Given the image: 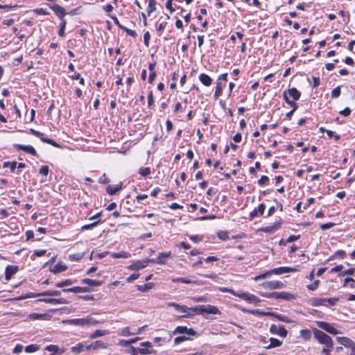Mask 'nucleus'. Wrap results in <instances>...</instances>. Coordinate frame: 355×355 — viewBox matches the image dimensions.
Here are the masks:
<instances>
[{
  "mask_svg": "<svg viewBox=\"0 0 355 355\" xmlns=\"http://www.w3.org/2000/svg\"><path fill=\"white\" fill-rule=\"evenodd\" d=\"M295 269L293 268L289 267H279L277 268H274L272 270H268L264 273H262L259 275H257L254 277V279L255 281H259L263 279H268L270 278L272 275H282L283 273L289 272H293Z\"/></svg>",
  "mask_w": 355,
  "mask_h": 355,
  "instance_id": "nucleus-1",
  "label": "nucleus"
},
{
  "mask_svg": "<svg viewBox=\"0 0 355 355\" xmlns=\"http://www.w3.org/2000/svg\"><path fill=\"white\" fill-rule=\"evenodd\" d=\"M313 335H314V337L318 340V341L320 343L326 345L327 347H333L332 339L331 338V337L329 336H328L323 331L318 330L317 329H315L313 330Z\"/></svg>",
  "mask_w": 355,
  "mask_h": 355,
  "instance_id": "nucleus-2",
  "label": "nucleus"
},
{
  "mask_svg": "<svg viewBox=\"0 0 355 355\" xmlns=\"http://www.w3.org/2000/svg\"><path fill=\"white\" fill-rule=\"evenodd\" d=\"M261 296L268 298L282 299L287 301H292L295 299V296L287 292H272L262 293Z\"/></svg>",
  "mask_w": 355,
  "mask_h": 355,
  "instance_id": "nucleus-3",
  "label": "nucleus"
},
{
  "mask_svg": "<svg viewBox=\"0 0 355 355\" xmlns=\"http://www.w3.org/2000/svg\"><path fill=\"white\" fill-rule=\"evenodd\" d=\"M155 260L153 259H146L144 260H139L134 261L128 268L131 270H138L146 267L148 263H155Z\"/></svg>",
  "mask_w": 355,
  "mask_h": 355,
  "instance_id": "nucleus-4",
  "label": "nucleus"
},
{
  "mask_svg": "<svg viewBox=\"0 0 355 355\" xmlns=\"http://www.w3.org/2000/svg\"><path fill=\"white\" fill-rule=\"evenodd\" d=\"M168 306H173L176 310L179 311L180 312L182 313L183 315L181 317H190L191 314L189 313L190 309L187 307L185 305H180L179 304L175 303V302H168L167 304Z\"/></svg>",
  "mask_w": 355,
  "mask_h": 355,
  "instance_id": "nucleus-5",
  "label": "nucleus"
},
{
  "mask_svg": "<svg viewBox=\"0 0 355 355\" xmlns=\"http://www.w3.org/2000/svg\"><path fill=\"white\" fill-rule=\"evenodd\" d=\"M236 296L243 299V300L248 302L250 303H253L254 304H257L259 302H260V300L256 297L255 295L247 293H236Z\"/></svg>",
  "mask_w": 355,
  "mask_h": 355,
  "instance_id": "nucleus-6",
  "label": "nucleus"
},
{
  "mask_svg": "<svg viewBox=\"0 0 355 355\" xmlns=\"http://www.w3.org/2000/svg\"><path fill=\"white\" fill-rule=\"evenodd\" d=\"M270 333L279 335L281 337L285 338L287 335V330L284 326L272 324L270 328Z\"/></svg>",
  "mask_w": 355,
  "mask_h": 355,
  "instance_id": "nucleus-7",
  "label": "nucleus"
},
{
  "mask_svg": "<svg viewBox=\"0 0 355 355\" xmlns=\"http://www.w3.org/2000/svg\"><path fill=\"white\" fill-rule=\"evenodd\" d=\"M262 286L266 289L273 290L282 288L284 287V284L280 281H270L263 283Z\"/></svg>",
  "mask_w": 355,
  "mask_h": 355,
  "instance_id": "nucleus-8",
  "label": "nucleus"
},
{
  "mask_svg": "<svg viewBox=\"0 0 355 355\" xmlns=\"http://www.w3.org/2000/svg\"><path fill=\"white\" fill-rule=\"evenodd\" d=\"M317 324L320 328L325 330L326 331L331 334L336 335L339 334L338 331L328 322L320 321L317 322Z\"/></svg>",
  "mask_w": 355,
  "mask_h": 355,
  "instance_id": "nucleus-9",
  "label": "nucleus"
},
{
  "mask_svg": "<svg viewBox=\"0 0 355 355\" xmlns=\"http://www.w3.org/2000/svg\"><path fill=\"white\" fill-rule=\"evenodd\" d=\"M62 323L76 326H86V318H76L63 320Z\"/></svg>",
  "mask_w": 355,
  "mask_h": 355,
  "instance_id": "nucleus-10",
  "label": "nucleus"
},
{
  "mask_svg": "<svg viewBox=\"0 0 355 355\" xmlns=\"http://www.w3.org/2000/svg\"><path fill=\"white\" fill-rule=\"evenodd\" d=\"M174 334H186L187 335L194 336L196 331L193 329H188L187 327L179 326L175 329Z\"/></svg>",
  "mask_w": 355,
  "mask_h": 355,
  "instance_id": "nucleus-11",
  "label": "nucleus"
},
{
  "mask_svg": "<svg viewBox=\"0 0 355 355\" xmlns=\"http://www.w3.org/2000/svg\"><path fill=\"white\" fill-rule=\"evenodd\" d=\"M39 300L41 301V302H46V303L54 304H67L68 303V301L67 300L64 299V298H58V299H56V298H43V299H40Z\"/></svg>",
  "mask_w": 355,
  "mask_h": 355,
  "instance_id": "nucleus-12",
  "label": "nucleus"
},
{
  "mask_svg": "<svg viewBox=\"0 0 355 355\" xmlns=\"http://www.w3.org/2000/svg\"><path fill=\"white\" fill-rule=\"evenodd\" d=\"M338 342L345 347L349 348L353 344L354 341L347 337H337Z\"/></svg>",
  "mask_w": 355,
  "mask_h": 355,
  "instance_id": "nucleus-13",
  "label": "nucleus"
},
{
  "mask_svg": "<svg viewBox=\"0 0 355 355\" xmlns=\"http://www.w3.org/2000/svg\"><path fill=\"white\" fill-rule=\"evenodd\" d=\"M144 327H145V326L140 327L137 329V331H133V332H131L130 331V327H125L121 330L120 335L122 336H131V335H136V334H139Z\"/></svg>",
  "mask_w": 355,
  "mask_h": 355,
  "instance_id": "nucleus-14",
  "label": "nucleus"
},
{
  "mask_svg": "<svg viewBox=\"0 0 355 355\" xmlns=\"http://www.w3.org/2000/svg\"><path fill=\"white\" fill-rule=\"evenodd\" d=\"M171 252L160 253L159 254L157 260H155V263H157L159 264H164V263H166V259L171 257Z\"/></svg>",
  "mask_w": 355,
  "mask_h": 355,
  "instance_id": "nucleus-15",
  "label": "nucleus"
},
{
  "mask_svg": "<svg viewBox=\"0 0 355 355\" xmlns=\"http://www.w3.org/2000/svg\"><path fill=\"white\" fill-rule=\"evenodd\" d=\"M62 292H72V293H84V292H88L89 289L86 287H80V286H76L73 288H64L62 291Z\"/></svg>",
  "mask_w": 355,
  "mask_h": 355,
  "instance_id": "nucleus-16",
  "label": "nucleus"
},
{
  "mask_svg": "<svg viewBox=\"0 0 355 355\" xmlns=\"http://www.w3.org/2000/svg\"><path fill=\"white\" fill-rule=\"evenodd\" d=\"M52 9L56 13V15L60 17L62 21L64 20L63 17L66 13L65 10L62 7L56 4L52 7Z\"/></svg>",
  "mask_w": 355,
  "mask_h": 355,
  "instance_id": "nucleus-17",
  "label": "nucleus"
},
{
  "mask_svg": "<svg viewBox=\"0 0 355 355\" xmlns=\"http://www.w3.org/2000/svg\"><path fill=\"white\" fill-rule=\"evenodd\" d=\"M286 92L287 94L294 101L298 100L300 97V92L296 88L289 89Z\"/></svg>",
  "mask_w": 355,
  "mask_h": 355,
  "instance_id": "nucleus-18",
  "label": "nucleus"
},
{
  "mask_svg": "<svg viewBox=\"0 0 355 355\" xmlns=\"http://www.w3.org/2000/svg\"><path fill=\"white\" fill-rule=\"evenodd\" d=\"M205 313L209 314H220V311L216 306L210 304L205 306Z\"/></svg>",
  "mask_w": 355,
  "mask_h": 355,
  "instance_id": "nucleus-19",
  "label": "nucleus"
},
{
  "mask_svg": "<svg viewBox=\"0 0 355 355\" xmlns=\"http://www.w3.org/2000/svg\"><path fill=\"white\" fill-rule=\"evenodd\" d=\"M199 80L205 86H209L212 83V79L205 73H201Z\"/></svg>",
  "mask_w": 355,
  "mask_h": 355,
  "instance_id": "nucleus-20",
  "label": "nucleus"
},
{
  "mask_svg": "<svg viewBox=\"0 0 355 355\" xmlns=\"http://www.w3.org/2000/svg\"><path fill=\"white\" fill-rule=\"evenodd\" d=\"M17 267L8 266L6 269V279L9 280L11 277L17 272Z\"/></svg>",
  "mask_w": 355,
  "mask_h": 355,
  "instance_id": "nucleus-21",
  "label": "nucleus"
},
{
  "mask_svg": "<svg viewBox=\"0 0 355 355\" xmlns=\"http://www.w3.org/2000/svg\"><path fill=\"white\" fill-rule=\"evenodd\" d=\"M110 254H111V257L114 259H119V258L127 259V258H130L131 257L130 253H129L128 252H124V251H122L120 252H112V253H110Z\"/></svg>",
  "mask_w": 355,
  "mask_h": 355,
  "instance_id": "nucleus-22",
  "label": "nucleus"
},
{
  "mask_svg": "<svg viewBox=\"0 0 355 355\" xmlns=\"http://www.w3.org/2000/svg\"><path fill=\"white\" fill-rule=\"evenodd\" d=\"M122 183L120 182L119 184L112 187V186H108L107 188V191L110 195H114L116 194L119 191H120L122 189Z\"/></svg>",
  "mask_w": 355,
  "mask_h": 355,
  "instance_id": "nucleus-23",
  "label": "nucleus"
},
{
  "mask_svg": "<svg viewBox=\"0 0 355 355\" xmlns=\"http://www.w3.org/2000/svg\"><path fill=\"white\" fill-rule=\"evenodd\" d=\"M18 148L26 153H28L33 155H37L36 150L32 146L18 145Z\"/></svg>",
  "mask_w": 355,
  "mask_h": 355,
  "instance_id": "nucleus-24",
  "label": "nucleus"
},
{
  "mask_svg": "<svg viewBox=\"0 0 355 355\" xmlns=\"http://www.w3.org/2000/svg\"><path fill=\"white\" fill-rule=\"evenodd\" d=\"M66 269L67 267L65 265L62 264V263H58L53 266V268L51 269V272L57 274L66 270Z\"/></svg>",
  "mask_w": 355,
  "mask_h": 355,
  "instance_id": "nucleus-25",
  "label": "nucleus"
},
{
  "mask_svg": "<svg viewBox=\"0 0 355 355\" xmlns=\"http://www.w3.org/2000/svg\"><path fill=\"white\" fill-rule=\"evenodd\" d=\"M108 334L109 332L107 330H96L89 336V338L94 339L98 337L107 335Z\"/></svg>",
  "mask_w": 355,
  "mask_h": 355,
  "instance_id": "nucleus-26",
  "label": "nucleus"
},
{
  "mask_svg": "<svg viewBox=\"0 0 355 355\" xmlns=\"http://www.w3.org/2000/svg\"><path fill=\"white\" fill-rule=\"evenodd\" d=\"M270 343L268 345L265 346L266 349H270L275 347H279L282 345V342L277 338H270Z\"/></svg>",
  "mask_w": 355,
  "mask_h": 355,
  "instance_id": "nucleus-27",
  "label": "nucleus"
},
{
  "mask_svg": "<svg viewBox=\"0 0 355 355\" xmlns=\"http://www.w3.org/2000/svg\"><path fill=\"white\" fill-rule=\"evenodd\" d=\"M92 344H93V346H92V347H93L94 350L98 349L99 348L105 349V348H107L109 346V345L107 343H103L100 340H97V341L93 343Z\"/></svg>",
  "mask_w": 355,
  "mask_h": 355,
  "instance_id": "nucleus-28",
  "label": "nucleus"
},
{
  "mask_svg": "<svg viewBox=\"0 0 355 355\" xmlns=\"http://www.w3.org/2000/svg\"><path fill=\"white\" fill-rule=\"evenodd\" d=\"M300 334L304 340H309L311 338V331L309 329H302Z\"/></svg>",
  "mask_w": 355,
  "mask_h": 355,
  "instance_id": "nucleus-29",
  "label": "nucleus"
},
{
  "mask_svg": "<svg viewBox=\"0 0 355 355\" xmlns=\"http://www.w3.org/2000/svg\"><path fill=\"white\" fill-rule=\"evenodd\" d=\"M82 282L87 284L91 286H100L102 284V282L100 281L94 280V279H87V278L83 279Z\"/></svg>",
  "mask_w": 355,
  "mask_h": 355,
  "instance_id": "nucleus-30",
  "label": "nucleus"
},
{
  "mask_svg": "<svg viewBox=\"0 0 355 355\" xmlns=\"http://www.w3.org/2000/svg\"><path fill=\"white\" fill-rule=\"evenodd\" d=\"M61 292L60 291H46L43 293L38 294V295L42 296H59L61 295Z\"/></svg>",
  "mask_w": 355,
  "mask_h": 355,
  "instance_id": "nucleus-31",
  "label": "nucleus"
},
{
  "mask_svg": "<svg viewBox=\"0 0 355 355\" xmlns=\"http://www.w3.org/2000/svg\"><path fill=\"white\" fill-rule=\"evenodd\" d=\"M155 5H156L155 0H148V6L147 8V12H148V15H150V14L152 12H153L156 10Z\"/></svg>",
  "mask_w": 355,
  "mask_h": 355,
  "instance_id": "nucleus-32",
  "label": "nucleus"
},
{
  "mask_svg": "<svg viewBox=\"0 0 355 355\" xmlns=\"http://www.w3.org/2000/svg\"><path fill=\"white\" fill-rule=\"evenodd\" d=\"M73 283V282L71 279H66L64 281L56 283L55 286L57 288H63L64 286L71 285Z\"/></svg>",
  "mask_w": 355,
  "mask_h": 355,
  "instance_id": "nucleus-33",
  "label": "nucleus"
},
{
  "mask_svg": "<svg viewBox=\"0 0 355 355\" xmlns=\"http://www.w3.org/2000/svg\"><path fill=\"white\" fill-rule=\"evenodd\" d=\"M172 282L175 283H184V284H191V283H196V282L192 281L189 279L179 277V278H173L172 279Z\"/></svg>",
  "mask_w": 355,
  "mask_h": 355,
  "instance_id": "nucleus-34",
  "label": "nucleus"
},
{
  "mask_svg": "<svg viewBox=\"0 0 355 355\" xmlns=\"http://www.w3.org/2000/svg\"><path fill=\"white\" fill-rule=\"evenodd\" d=\"M85 348V345L83 343H78L77 345L71 347V352L74 353H80L83 351Z\"/></svg>",
  "mask_w": 355,
  "mask_h": 355,
  "instance_id": "nucleus-35",
  "label": "nucleus"
},
{
  "mask_svg": "<svg viewBox=\"0 0 355 355\" xmlns=\"http://www.w3.org/2000/svg\"><path fill=\"white\" fill-rule=\"evenodd\" d=\"M190 311L195 312L197 314H202L205 313V305L196 306L195 307L189 308Z\"/></svg>",
  "mask_w": 355,
  "mask_h": 355,
  "instance_id": "nucleus-36",
  "label": "nucleus"
},
{
  "mask_svg": "<svg viewBox=\"0 0 355 355\" xmlns=\"http://www.w3.org/2000/svg\"><path fill=\"white\" fill-rule=\"evenodd\" d=\"M101 222V220H96L92 223H90V224H87V225H83L82 227H81V230H90V229H92L93 227H96V225H98L99 224V223Z\"/></svg>",
  "mask_w": 355,
  "mask_h": 355,
  "instance_id": "nucleus-37",
  "label": "nucleus"
},
{
  "mask_svg": "<svg viewBox=\"0 0 355 355\" xmlns=\"http://www.w3.org/2000/svg\"><path fill=\"white\" fill-rule=\"evenodd\" d=\"M101 323L99 321L93 319L91 316L86 318V326H92Z\"/></svg>",
  "mask_w": 355,
  "mask_h": 355,
  "instance_id": "nucleus-38",
  "label": "nucleus"
},
{
  "mask_svg": "<svg viewBox=\"0 0 355 355\" xmlns=\"http://www.w3.org/2000/svg\"><path fill=\"white\" fill-rule=\"evenodd\" d=\"M39 349V347L37 345H30L25 348V351L27 353H32L37 351Z\"/></svg>",
  "mask_w": 355,
  "mask_h": 355,
  "instance_id": "nucleus-39",
  "label": "nucleus"
},
{
  "mask_svg": "<svg viewBox=\"0 0 355 355\" xmlns=\"http://www.w3.org/2000/svg\"><path fill=\"white\" fill-rule=\"evenodd\" d=\"M222 94V86L220 82L217 83L214 96L217 99Z\"/></svg>",
  "mask_w": 355,
  "mask_h": 355,
  "instance_id": "nucleus-40",
  "label": "nucleus"
},
{
  "mask_svg": "<svg viewBox=\"0 0 355 355\" xmlns=\"http://www.w3.org/2000/svg\"><path fill=\"white\" fill-rule=\"evenodd\" d=\"M279 225H270V226H267L264 228H263V231H264L265 232H274L277 230L279 229Z\"/></svg>",
  "mask_w": 355,
  "mask_h": 355,
  "instance_id": "nucleus-41",
  "label": "nucleus"
},
{
  "mask_svg": "<svg viewBox=\"0 0 355 355\" xmlns=\"http://www.w3.org/2000/svg\"><path fill=\"white\" fill-rule=\"evenodd\" d=\"M152 286H153V284L149 283V284H146L143 286H138L137 288L140 291L145 292V291H147L148 290L152 288Z\"/></svg>",
  "mask_w": 355,
  "mask_h": 355,
  "instance_id": "nucleus-42",
  "label": "nucleus"
},
{
  "mask_svg": "<svg viewBox=\"0 0 355 355\" xmlns=\"http://www.w3.org/2000/svg\"><path fill=\"white\" fill-rule=\"evenodd\" d=\"M277 320L284 322H291V320L286 316L282 315H278L275 313V316Z\"/></svg>",
  "mask_w": 355,
  "mask_h": 355,
  "instance_id": "nucleus-43",
  "label": "nucleus"
},
{
  "mask_svg": "<svg viewBox=\"0 0 355 355\" xmlns=\"http://www.w3.org/2000/svg\"><path fill=\"white\" fill-rule=\"evenodd\" d=\"M289 97L290 96L287 94V92H284V98L286 100V103L288 104H289L290 105L293 106L294 107L296 108L295 103L293 101L289 100Z\"/></svg>",
  "mask_w": 355,
  "mask_h": 355,
  "instance_id": "nucleus-44",
  "label": "nucleus"
},
{
  "mask_svg": "<svg viewBox=\"0 0 355 355\" xmlns=\"http://www.w3.org/2000/svg\"><path fill=\"white\" fill-rule=\"evenodd\" d=\"M289 97L290 96L287 94V92H284V98L286 100V103L288 104H289L290 105L293 106L294 107L296 108L295 103L293 101L289 100Z\"/></svg>",
  "mask_w": 355,
  "mask_h": 355,
  "instance_id": "nucleus-45",
  "label": "nucleus"
},
{
  "mask_svg": "<svg viewBox=\"0 0 355 355\" xmlns=\"http://www.w3.org/2000/svg\"><path fill=\"white\" fill-rule=\"evenodd\" d=\"M289 97L290 96L287 94V92H284V98L286 100V103L288 104H289L290 105L293 106L294 107L296 108L295 103L293 101L289 100Z\"/></svg>",
  "mask_w": 355,
  "mask_h": 355,
  "instance_id": "nucleus-46",
  "label": "nucleus"
},
{
  "mask_svg": "<svg viewBox=\"0 0 355 355\" xmlns=\"http://www.w3.org/2000/svg\"><path fill=\"white\" fill-rule=\"evenodd\" d=\"M289 97L290 96L287 94V92H284V98L286 100V103L288 104H289L290 105L293 106L294 107L296 108L295 103L293 101L289 100Z\"/></svg>",
  "mask_w": 355,
  "mask_h": 355,
  "instance_id": "nucleus-47",
  "label": "nucleus"
},
{
  "mask_svg": "<svg viewBox=\"0 0 355 355\" xmlns=\"http://www.w3.org/2000/svg\"><path fill=\"white\" fill-rule=\"evenodd\" d=\"M139 173L141 175L146 177L150 173V169L148 167H147V168L142 167L139 169Z\"/></svg>",
  "mask_w": 355,
  "mask_h": 355,
  "instance_id": "nucleus-48",
  "label": "nucleus"
},
{
  "mask_svg": "<svg viewBox=\"0 0 355 355\" xmlns=\"http://www.w3.org/2000/svg\"><path fill=\"white\" fill-rule=\"evenodd\" d=\"M340 94V87H337L334 88L331 92L332 98H338Z\"/></svg>",
  "mask_w": 355,
  "mask_h": 355,
  "instance_id": "nucleus-49",
  "label": "nucleus"
},
{
  "mask_svg": "<svg viewBox=\"0 0 355 355\" xmlns=\"http://www.w3.org/2000/svg\"><path fill=\"white\" fill-rule=\"evenodd\" d=\"M132 355H137L138 352H139L141 354H146V349H137L135 347H132L131 349Z\"/></svg>",
  "mask_w": 355,
  "mask_h": 355,
  "instance_id": "nucleus-50",
  "label": "nucleus"
},
{
  "mask_svg": "<svg viewBox=\"0 0 355 355\" xmlns=\"http://www.w3.org/2000/svg\"><path fill=\"white\" fill-rule=\"evenodd\" d=\"M119 28L124 30L129 35L132 37H136L137 34L135 31L130 30L126 27H123L122 26H119Z\"/></svg>",
  "mask_w": 355,
  "mask_h": 355,
  "instance_id": "nucleus-51",
  "label": "nucleus"
},
{
  "mask_svg": "<svg viewBox=\"0 0 355 355\" xmlns=\"http://www.w3.org/2000/svg\"><path fill=\"white\" fill-rule=\"evenodd\" d=\"M65 26H66V21L65 20H62V22L60 25V29L59 31V35L61 36V37H64V28H65Z\"/></svg>",
  "mask_w": 355,
  "mask_h": 355,
  "instance_id": "nucleus-52",
  "label": "nucleus"
},
{
  "mask_svg": "<svg viewBox=\"0 0 355 355\" xmlns=\"http://www.w3.org/2000/svg\"><path fill=\"white\" fill-rule=\"evenodd\" d=\"M150 33L147 31L144 33V44L148 47L149 46V41H150Z\"/></svg>",
  "mask_w": 355,
  "mask_h": 355,
  "instance_id": "nucleus-53",
  "label": "nucleus"
},
{
  "mask_svg": "<svg viewBox=\"0 0 355 355\" xmlns=\"http://www.w3.org/2000/svg\"><path fill=\"white\" fill-rule=\"evenodd\" d=\"M49 171V168L48 166H42L40 169V173L44 175H47Z\"/></svg>",
  "mask_w": 355,
  "mask_h": 355,
  "instance_id": "nucleus-54",
  "label": "nucleus"
},
{
  "mask_svg": "<svg viewBox=\"0 0 355 355\" xmlns=\"http://www.w3.org/2000/svg\"><path fill=\"white\" fill-rule=\"evenodd\" d=\"M187 339H188V338L186 337V336H178V337L175 338L174 342H175V344L178 345V344L181 343L183 341L187 340Z\"/></svg>",
  "mask_w": 355,
  "mask_h": 355,
  "instance_id": "nucleus-55",
  "label": "nucleus"
},
{
  "mask_svg": "<svg viewBox=\"0 0 355 355\" xmlns=\"http://www.w3.org/2000/svg\"><path fill=\"white\" fill-rule=\"evenodd\" d=\"M173 0H168L166 3V7L168 10H170L171 13L175 11V9L172 6Z\"/></svg>",
  "mask_w": 355,
  "mask_h": 355,
  "instance_id": "nucleus-56",
  "label": "nucleus"
},
{
  "mask_svg": "<svg viewBox=\"0 0 355 355\" xmlns=\"http://www.w3.org/2000/svg\"><path fill=\"white\" fill-rule=\"evenodd\" d=\"M59 349L57 345H51L46 347V350H48L49 352H56Z\"/></svg>",
  "mask_w": 355,
  "mask_h": 355,
  "instance_id": "nucleus-57",
  "label": "nucleus"
},
{
  "mask_svg": "<svg viewBox=\"0 0 355 355\" xmlns=\"http://www.w3.org/2000/svg\"><path fill=\"white\" fill-rule=\"evenodd\" d=\"M192 300L195 302H207V299L206 297L202 296V297H194L192 298Z\"/></svg>",
  "mask_w": 355,
  "mask_h": 355,
  "instance_id": "nucleus-58",
  "label": "nucleus"
},
{
  "mask_svg": "<svg viewBox=\"0 0 355 355\" xmlns=\"http://www.w3.org/2000/svg\"><path fill=\"white\" fill-rule=\"evenodd\" d=\"M154 103L153 96L152 92H150L148 95V104L149 107H151Z\"/></svg>",
  "mask_w": 355,
  "mask_h": 355,
  "instance_id": "nucleus-59",
  "label": "nucleus"
},
{
  "mask_svg": "<svg viewBox=\"0 0 355 355\" xmlns=\"http://www.w3.org/2000/svg\"><path fill=\"white\" fill-rule=\"evenodd\" d=\"M355 272V268H349L348 270H346L340 275V276H344L345 275H353Z\"/></svg>",
  "mask_w": 355,
  "mask_h": 355,
  "instance_id": "nucleus-60",
  "label": "nucleus"
},
{
  "mask_svg": "<svg viewBox=\"0 0 355 355\" xmlns=\"http://www.w3.org/2000/svg\"><path fill=\"white\" fill-rule=\"evenodd\" d=\"M139 274H132L131 275L130 277H128L127 279H126V281L128 282H131L135 279H137L138 277H139Z\"/></svg>",
  "mask_w": 355,
  "mask_h": 355,
  "instance_id": "nucleus-61",
  "label": "nucleus"
},
{
  "mask_svg": "<svg viewBox=\"0 0 355 355\" xmlns=\"http://www.w3.org/2000/svg\"><path fill=\"white\" fill-rule=\"evenodd\" d=\"M318 284H319V281H318V280H317V281H315L313 284H311V285H308V286H307V287H308V288H309V290H311V291H314V290H315V289L318 288Z\"/></svg>",
  "mask_w": 355,
  "mask_h": 355,
  "instance_id": "nucleus-62",
  "label": "nucleus"
},
{
  "mask_svg": "<svg viewBox=\"0 0 355 355\" xmlns=\"http://www.w3.org/2000/svg\"><path fill=\"white\" fill-rule=\"evenodd\" d=\"M268 178L266 175L261 176V178L259 180L258 183L261 185L264 184L268 181Z\"/></svg>",
  "mask_w": 355,
  "mask_h": 355,
  "instance_id": "nucleus-63",
  "label": "nucleus"
},
{
  "mask_svg": "<svg viewBox=\"0 0 355 355\" xmlns=\"http://www.w3.org/2000/svg\"><path fill=\"white\" fill-rule=\"evenodd\" d=\"M350 113H351V110L349 107H346L343 110H341L340 112V114L345 116H349L350 114Z\"/></svg>",
  "mask_w": 355,
  "mask_h": 355,
  "instance_id": "nucleus-64",
  "label": "nucleus"
}]
</instances>
